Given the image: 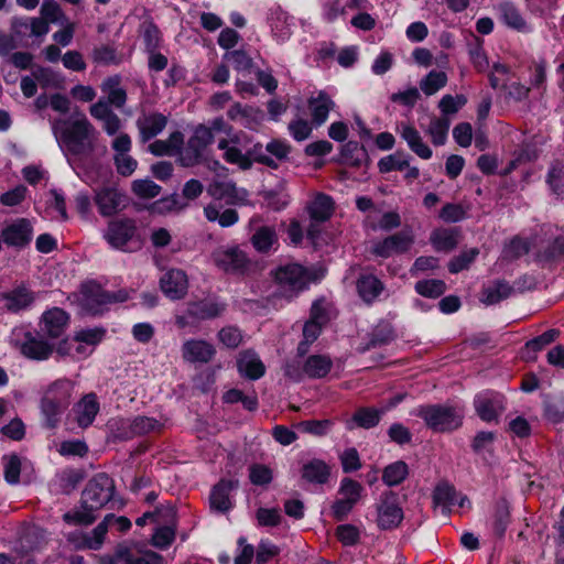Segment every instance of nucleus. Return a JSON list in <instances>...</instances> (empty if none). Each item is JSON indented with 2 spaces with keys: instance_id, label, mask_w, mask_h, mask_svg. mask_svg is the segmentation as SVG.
<instances>
[{
  "instance_id": "nucleus-59",
  "label": "nucleus",
  "mask_w": 564,
  "mask_h": 564,
  "mask_svg": "<svg viewBox=\"0 0 564 564\" xmlns=\"http://www.w3.org/2000/svg\"><path fill=\"white\" fill-rule=\"evenodd\" d=\"M260 195L267 207L273 212H281L290 204V196L282 191L264 189Z\"/></svg>"
},
{
  "instance_id": "nucleus-62",
  "label": "nucleus",
  "mask_w": 564,
  "mask_h": 564,
  "mask_svg": "<svg viewBox=\"0 0 564 564\" xmlns=\"http://www.w3.org/2000/svg\"><path fill=\"white\" fill-rule=\"evenodd\" d=\"M362 492L364 487L357 480L349 477H344L340 480L338 495H340L341 498L350 499L352 503L357 505L361 498Z\"/></svg>"
},
{
  "instance_id": "nucleus-61",
  "label": "nucleus",
  "mask_w": 564,
  "mask_h": 564,
  "mask_svg": "<svg viewBox=\"0 0 564 564\" xmlns=\"http://www.w3.org/2000/svg\"><path fill=\"white\" fill-rule=\"evenodd\" d=\"M249 480L254 486H268L273 480V470L259 463H253L249 466Z\"/></svg>"
},
{
  "instance_id": "nucleus-51",
  "label": "nucleus",
  "mask_w": 564,
  "mask_h": 564,
  "mask_svg": "<svg viewBox=\"0 0 564 564\" xmlns=\"http://www.w3.org/2000/svg\"><path fill=\"white\" fill-rule=\"evenodd\" d=\"M410 156L403 151H397L392 154L383 156L378 162V170L381 174H387L392 171H403L409 167Z\"/></svg>"
},
{
  "instance_id": "nucleus-7",
  "label": "nucleus",
  "mask_w": 564,
  "mask_h": 564,
  "mask_svg": "<svg viewBox=\"0 0 564 564\" xmlns=\"http://www.w3.org/2000/svg\"><path fill=\"white\" fill-rule=\"evenodd\" d=\"M14 347L26 359L44 361L52 357L55 345L39 330H25L22 338L14 340Z\"/></svg>"
},
{
  "instance_id": "nucleus-20",
  "label": "nucleus",
  "mask_w": 564,
  "mask_h": 564,
  "mask_svg": "<svg viewBox=\"0 0 564 564\" xmlns=\"http://www.w3.org/2000/svg\"><path fill=\"white\" fill-rule=\"evenodd\" d=\"M237 371L242 378L256 381L265 373V366L252 349H246L239 352L236 360Z\"/></svg>"
},
{
  "instance_id": "nucleus-49",
  "label": "nucleus",
  "mask_w": 564,
  "mask_h": 564,
  "mask_svg": "<svg viewBox=\"0 0 564 564\" xmlns=\"http://www.w3.org/2000/svg\"><path fill=\"white\" fill-rule=\"evenodd\" d=\"M446 290V283L440 279H423L414 284V291L426 299H438Z\"/></svg>"
},
{
  "instance_id": "nucleus-28",
  "label": "nucleus",
  "mask_w": 564,
  "mask_h": 564,
  "mask_svg": "<svg viewBox=\"0 0 564 564\" xmlns=\"http://www.w3.org/2000/svg\"><path fill=\"white\" fill-rule=\"evenodd\" d=\"M460 229L458 227L435 228L430 235V242L437 252L453 251L459 241Z\"/></svg>"
},
{
  "instance_id": "nucleus-63",
  "label": "nucleus",
  "mask_w": 564,
  "mask_h": 564,
  "mask_svg": "<svg viewBox=\"0 0 564 564\" xmlns=\"http://www.w3.org/2000/svg\"><path fill=\"white\" fill-rule=\"evenodd\" d=\"M387 435L390 442L399 445L400 447L410 445L413 441V434L410 429L399 422L392 423L389 426Z\"/></svg>"
},
{
  "instance_id": "nucleus-45",
  "label": "nucleus",
  "mask_w": 564,
  "mask_h": 564,
  "mask_svg": "<svg viewBox=\"0 0 564 564\" xmlns=\"http://www.w3.org/2000/svg\"><path fill=\"white\" fill-rule=\"evenodd\" d=\"M120 83L121 77L113 75L107 77L101 85V90L108 95L107 102L118 109L122 108L127 101V91L120 87Z\"/></svg>"
},
{
  "instance_id": "nucleus-22",
  "label": "nucleus",
  "mask_w": 564,
  "mask_h": 564,
  "mask_svg": "<svg viewBox=\"0 0 564 564\" xmlns=\"http://www.w3.org/2000/svg\"><path fill=\"white\" fill-rule=\"evenodd\" d=\"M99 410L100 404L97 395L94 392L85 394L73 405L77 425L82 429L89 427L94 423Z\"/></svg>"
},
{
  "instance_id": "nucleus-6",
  "label": "nucleus",
  "mask_w": 564,
  "mask_h": 564,
  "mask_svg": "<svg viewBox=\"0 0 564 564\" xmlns=\"http://www.w3.org/2000/svg\"><path fill=\"white\" fill-rule=\"evenodd\" d=\"M414 243V235L411 230H401L382 239L375 240L370 247V253L376 258L389 259L393 256L408 253Z\"/></svg>"
},
{
  "instance_id": "nucleus-53",
  "label": "nucleus",
  "mask_w": 564,
  "mask_h": 564,
  "mask_svg": "<svg viewBox=\"0 0 564 564\" xmlns=\"http://www.w3.org/2000/svg\"><path fill=\"white\" fill-rule=\"evenodd\" d=\"M478 256L479 249L476 247L463 250L459 254L454 256L449 260L447 264L449 273L457 274L464 270H467Z\"/></svg>"
},
{
  "instance_id": "nucleus-58",
  "label": "nucleus",
  "mask_w": 564,
  "mask_h": 564,
  "mask_svg": "<svg viewBox=\"0 0 564 564\" xmlns=\"http://www.w3.org/2000/svg\"><path fill=\"white\" fill-rule=\"evenodd\" d=\"M546 184L556 196L564 195V164L556 162L550 166Z\"/></svg>"
},
{
  "instance_id": "nucleus-17",
  "label": "nucleus",
  "mask_w": 564,
  "mask_h": 564,
  "mask_svg": "<svg viewBox=\"0 0 564 564\" xmlns=\"http://www.w3.org/2000/svg\"><path fill=\"white\" fill-rule=\"evenodd\" d=\"M333 161L339 165H349L354 169H359L364 164L369 166L371 162L365 144L355 140L345 141L339 149L338 158L333 159Z\"/></svg>"
},
{
  "instance_id": "nucleus-10",
  "label": "nucleus",
  "mask_w": 564,
  "mask_h": 564,
  "mask_svg": "<svg viewBox=\"0 0 564 564\" xmlns=\"http://www.w3.org/2000/svg\"><path fill=\"white\" fill-rule=\"evenodd\" d=\"M33 234L34 229L31 220L21 217L2 227L0 240L8 248L21 251L31 245Z\"/></svg>"
},
{
  "instance_id": "nucleus-12",
  "label": "nucleus",
  "mask_w": 564,
  "mask_h": 564,
  "mask_svg": "<svg viewBox=\"0 0 564 564\" xmlns=\"http://www.w3.org/2000/svg\"><path fill=\"white\" fill-rule=\"evenodd\" d=\"M137 231L135 220L124 217L110 220L104 237L113 249L128 251L127 246L134 238Z\"/></svg>"
},
{
  "instance_id": "nucleus-9",
  "label": "nucleus",
  "mask_w": 564,
  "mask_h": 564,
  "mask_svg": "<svg viewBox=\"0 0 564 564\" xmlns=\"http://www.w3.org/2000/svg\"><path fill=\"white\" fill-rule=\"evenodd\" d=\"M214 140L212 129L204 123H198L188 138L183 154H181V164L189 167L200 163L204 151L214 143Z\"/></svg>"
},
{
  "instance_id": "nucleus-23",
  "label": "nucleus",
  "mask_w": 564,
  "mask_h": 564,
  "mask_svg": "<svg viewBox=\"0 0 564 564\" xmlns=\"http://www.w3.org/2000/svg\"><path fill=\"white\" fill-rule=\"evenodd\" d=\"M4 301V307L10 313H20L28 310L35 301V293L25 285H18L9 292L1 295Z\"/></svg>"
},
{
  "instance_id": "nucleus-16",
  "label": "nucleus",
  "mask_w": 564,
  "mask_h": 564,
  "mask_svg": "<svg viewBox=\"0 0 564 564\" xmlns=\"http://www.w3.org/2000/svg\"><path fill=\"white\" fill-rule=\"evenodd\" d=\"M160 289L167 299L172 301L182 300L188 290L186 273L181 269L167 270L160 278Z\"/></svg>"
},
{
  "instance_id": "nucleus-24",
  "label": "nucleus",
  "mask_w": 564,
  "mask_h": 564,
  "mask_svg": "<svg viewBox=\"0 0 564 564\" xmlns=\"http://www.w3.org/2000/svg\"><path fill=\"white\" fill-rule=\"evenodd\" d=\"M307 106L312 123L315 127H321L327 121L329 112L335 108L336 104L325 90H319L316 96L308 98Z\"/></svg>"
},
{
  "instance_id": "nucleus-21",
  "label": "nucleus",
  "mask_w": 564,
  "mask_h": 564,
  "mask_svg": "<svg viewBox=\"0 0 564 564\" xmlns=\"http://www.w3.org/2000/svg\"><path fill=\"white\" fill-rule=\"evenodd\" d=\"M250 243L260 254H270L280 248L279 236L274 226L262 225L254 229Z\"/></svg>"
},
{
  "instance_id": "nucleus-60",
  "label": "nucleus",
  "mask_w": 564,
  "mask_h": 564,
  "mask_svg": "<svg viewBox=\"0 0 564 564\" xmlns=\"http://www.w3.org/2000/svg\"><path fill=\"white\" fill-rule=\"evenodd\" d=\"M497 440V434L492 431H479L475 434L470 442L471 451L480 455L484 452L492 453L494 444Z\"/></svg>"
},
{
  "instance_id": "nucleus-37",
  "label": "nucleus",
  "mask_w": 564,
  "mask_h": 564,
  "mask_svg": "<svg viewBox=\"0 0 564 564\" xmlns=\"http://www.w3.org/2000/svg\"><path fill=\"white\" fill-rule=\"evenodd\" d=\"M456 498V488L447 480H441L436 484L432 492V502L434 508L442 507V513L449 517Z\"/></svg>"
},
{
  "instance_id": "nucleus-15",
  "label": "nucleus",
  "mask_w": 564,
  "mask_h": 564,
  "mask_svg": "<svg viewBox=\"0 0 564 564\" xmlns=\"http://www.w3.org/2000/svg\"><path fill=\"white\" fill-rule=\"evenodd\" d=\"M239 488V480L237 478L227 479L221 478L216 482L209 494V507L218 513H227L234 509L235 503L230 498V494Z\"/></svg>"
},
{
  "instance_id": "nucleus-11",
  "label": "nucleus",
  "mask_w": 564,
  "mask_h": 564,
  "mask_svg": "<svg viewBox=\"0 0 564 564\" xmlns=\"http://www.w3.org/2000/svg\"><path fill=\"white\" fill-rule=\"evenodd\" d=\"M215 265L229 274L246 275L250 270V259L238 246L217 250L213 253Z\"/></svg>"
},
{
  "instance_id": "nucleus-14",
  "label": "nucleus",
  "mask_w": 564,
  "mask_h": 564,
  "mask_svg": "<svg viewBox=\"0 0 564 564\" xmlns=\"http://www.w3.org/2000/svg\"><path fill=\"white\" fill-rule=\"evenodd\" d=\"M126 199V194L115 187L95 189L94 200L102 217H111L123 210L127 206Z\"/></svg>"
},
{
  "instance_id": "nucleus-25",
  "label": "nucleus",
  "mask_w": 564,
  "mask_h": 564,
  "mask_svg": "<svg viewBox=\"0 0 564 564\" xmlns=\"http://www.w3.org/2000/svg\"><path fill=\"white\" fill-rule=\"evenodd\" d=\"M82 294L85 300V307L93 314L100 313L102 306L110 304L109 291L102 289V286L95 281L83 284Z\"/></svg>"
},
{
  "instance_id": "nucleus-26",
  "label": "nucleus",
  "mask_w": 564,
  "mask_h": 564,
  "mask_svg": "<svg viewBox=\"0 0 564 564\" xmlns=\"http://www.w3.org/2000/svg\"><path fill=\"white\" fill-rule=\"evenodd\" d=\"M395 338L393 326L386 321L378 323L368 334V340L359 347L360 352H366L375 348L387 346Z\"/></svg>"
},
{
  "instance_id": "nucleus-3",
  "label": "nucleus",
  "mask_w": 564,
  "mask_h": 564,
  "mask_svg": "<svg viewBox=\"0 0 564 564\" xmlns=\"http://www.w3.org/2000/svg\"><path fill=\"white\" fill-rule=\"evenodd\" d=\"M434 433H452L463 426L464 413L451 404H421L412 412Z\"/></svg>"
},
{
  "instance_id": "nucleus-18",
  "label": "nucleus",
  "mask_w": 564,
  "mask_h": 564,
  "mask_svg": "<svg viewBox=\"0 0 564 564\" xmlns=\"http://www.w3.org/2000/svg\"><path fill=\"white\" fill-rule=\"evenodd\" d=\"M227 306L218 296H210L188 303L187 314L199 321L214 319L223 315Z\"/></svg>"
},
{
  "instance_id": "nucleus-54",
  "label": "nucleus",
  "mask_w": 564,
  "mask_h": 564,
  "mask_svg": "<svg viewBox=\"0 0 564 564\" xmlns=\"http://www.w3.org/2000/svg\"><path fill=\"white\" fill-rule=\"evenodd\" d=\"M447 84V75L442 70H431L420 82V88L426 96L436 94Z\"/></svg>"
},
{
  "instance_id": "nucleus-33",
  "label": "nucleus",
  "mask_w": 564,
  "mask_h": 564,
  "mask_svg": "<svg viewBox=\"0 0 564 564\" xmlns=\"http://www.w3.org/2000/svg\"><path fill=\"white\" fill-rule=\"evenodd\" d=\"M301 474L310 484L325 485L330 477V467L323 459L313 458L302 466Z\"/></svg>"
},
{
  "instance_id": "nucleus-57",
  "label": "nucleus",
  "mask_w": 564,
  "mask_h": 564,
  "mask_svg": "<svg viewBox=\"0 0 564 564\" xmlns=\"http://www.w3.org/2000/svg\"><path fill=\"white\" fill-rule=\"evenodd\" d=\"M142 41L145 52L158 51L161 43V31L153 21H145L141 24Z\"/></svg>"
},
{
  "instance_id": "nucleus-31",
  "label": "nucleus",
  "mask_w": 564,
  "mask_h": 564,
  "mask_svg": "<svg viewBox=\"0 0 564 564\" xmlns=\"http://www.w3.org/2000/svg\"><path fill=\"white\" fill-rule=\"evenodd\" d=\"M383 414L380 409L375 406H360L351 415L350 420L347 421V430H354L356 427L370 430L376 427Z\"/></svg>"
},
{
  "instance_id": "nucleus-42",
  "label": "nucleus",
  "mask_w": 564,
  "mask_h": 564,
  "mask_svg": "<svg viewBox=\"0 0 564 564\" xmlns=\"http://www.w3.org/2000/svg\"><path fill=\"white\" fill-rule=\"evenodd\" d=\"M333 361L325 355H311L303 365L304 373L311 379L325 378L332 370Z\"/></svg>"
},
{
  "instance_id": "nucleus-47",
  "label": "nucleus",
  "mask_w": 564,
  "mask_h": 564,
  "mask_svg": "<svg viewBox=\"0 0 564 564\" xmlns=\"http://www.w3.org/2000/svg\"><path fill=\"white\" fill-rule=\"evenodd\" d=\"M531 241L517 235L513 236L502 248V259L516 261L531 251Z\"/></svg>"
},
{
  "instance_id": "nucleus-46",
  "label": "nucleus",
  "mask_w": 564,
  "mask_h": 564,
  "mask_svg": "<svg viewBox=\"0 0 564 564\" xmlns=\"http://www.w3.org/2000/svg\"><path fill=\"white\" fill-rule=\"evenodd\" d=\"M410 474L409 465L404 460H395L382 469L381 480L388 487L401 485Z\"/></svg>"
},
{
  "instance_id": "nucleus-27",
  "label": "nucleus",
  "mask_w": 564,
  "mask_h": 564,
  "mask_svg": "<svg viewBox=\"0 0 564 564\" xmlns=\"http://www.w3.org/2000/svg\"><path fill=\"white\" fill-rule=\"evenodd\" d=\"M141 140L150 141L160 134L167 124V117L161 112L154 111L143 118H139L135 122Z\"/></svg>"
},
{
  "instance_id": "nucleus-56",
  "label": "nucleus",
  "mask_w": 564,
  "mask_h": 564,
  "mask_svg": "<svg viewBox=\"0 0 564 564\" xmlns=\"http://www.w3.org/2000/svg\"><path fill=\"white\" fill-rule=\"evenodd\" d=\"M131 191L141 199H151L161 193L162 187L150 178H139L131 183Z\"/></svg>"
},
{
  "instance_id": "nucleus-40",
  "label": "nucleus",
  "mask_w": 564,
  "mask_h": 564,
  "mask_svg": "<svg viewBox=\"0 0 564 564\" xmlns=\"http://www.w3.org/2000/svg\"><path fill=\"white\" fill-rule=\"evenodd\" d=\"M542 416L553 425L564 423V397L545 395L542 401Z\"/></svg>"
},
{
  "instance_id": "nucleus-43",
  "label": "nucleus",
  "mask_w": 564,
  "mask_h": 564,
  "mask_svg": "<svg viewBox=\"0 0 564 564\" xmlns=\"http://www.w3.org/2000/svg\"><path fill=\"white\" fill-rule=\"evenodd\" d=\"M513 292V286L503 279L494 281L492 285L484 288L481 302L486 305H495L508 299Z\"/></svg>"
},
{
  "instance_id": "nucleus-35",
  "label": "nucleus",
  "mask_w": 564,
  "mask_h": 564,
  "mask_svg": "<svg viewBox=\"0 0 564 564\" xmlns=\"http://www.w3.org/2000/svg\"><path fill=\"white\" fill-rule=\"evenodd\" d=\"M72 392L73 387L68 380H56L48 387L42 399L66 411L70 405Z\"/></svg>"
},
{
  "instance_id": "nucleus-38",
  "label": "nucleus",
  "mask_w": 564,
  "mask_h": 564,
  "mask_svg": "<svg viewBox=\"0 0 564 564\" xmlns=\"http://www.w3.org/2000/svg\"><path fill=\"white\" fill-rule=\"evenodd\" d=\"M116 560L122 561L124 564H163L164 562V557L156 552L147 551L142 556H137L127 546H119L109 564H116Z\"/></svg>"
},
{
  "instance_id": "nucleus-13",
  "label": "nucleus",
  "mask_w": 564,
  "mask_h": 564,
  "mask_svg": "<svg viewBox=\"0 0 564 564\" xmlns=\"http://www.w3.org/2000/svg\"><path fill=\"white\" fill-rule=\"evenodd\" d=\"M70 316L61 307L54 306L44 311L40 317L39 328L47 339H59L68 324Z\"/></svg>"
},
{
  "instance_id": "nucleus-2",
  "label": "nucleus",
  "mask_w": 564,
  "mask_h": 564,
  "mask_svg": "<svg viewBox=\"0 0 564 564\" xmlns=\"http://www.w3.org/2000/svg\"><path fill=\"white\" fill-rule=\"evenodd\" d=\"M52 130L58 143L65 145L73 155L94 150L89 139L95 128L85 116L77 120L56 119L52 123Z\"/></svg>"
},
{
  "instance_id": "nucleus-32",
  "label": "nucleus",
  "mask_w": 564,
  "mask_h": 564,
  "mask_svg": "<svg viewBox=\"0 0 564 564\" xmlns=\"http://www.w3.org/2000/svg\"><path fill=\"white\" fill-rule=\"evenodd\" d=\"M560 334L558 329L550 328L541 335L528 340L521 349V358L525 361H535L536 354L543 350L547 345L555 341Z\"/></svg>"
},
{
  "instance_id": "nucleus-4",
  "label": "nucleus",
  "mask_w": 564,
  "mask_h": 564,
  "mask_svg": "<svg viewBox=\"0 0 564 564\" xmlns=\"http://www.w3.org/2000/svg\"><path fill=\"white\" fill-rule=\"evenodd\" d=\"M271 275L278 285V293L288 301L296 299L315 281L314 273L306 267L290 262L278 265Z\"/></svg>"
},
{
  "instance_id": "nucleus-48",
  "label": "nucleus",
  "mask_w": 564,
  "mask_h": 564,
  "mask_svg": "<svg viewBox=\"0 0 564 564\" xmlns=\"http://www.w3.org/2000/svg\"><path fill=\"white\" fill-rule=\"evenodd\" d=\"M41 424L46 430H55L58 427L65 410L41 399L40 402Z\"/></svg>"
},
{
  "instance_id": "nucleus-30",
  "label": "nucleus",
  "mask_w": 564,
  "mask_h": 564,
  "mask_svg": "<svg viewBox=\"0 0 564 564\" xmlns=\"http://www.w3.org/2000/svg\"><path fill=\"white\" fill-rule=\"evenodd\" d=\"M356 289L359 297L370 305L383 292L384 284L375 274H360L356 282Z\"/></svg>"
},
{
  "instance_id": "nucleus-1",
  "label": "nucleus",
  "mask_w": 564,
  "mask_h": 564,
  "mask_svg": "<svg viewBox=\"0 0 564 564\" xmlns=\"http://www.w3.org/2000/svg\"><path fill=\"white\" fill-rule=\"evenodd\" d=\"M117 502V488L107 473L95 474L85 485L79 506L65 512L63 521L68 525L88 527L96 522L99 511L113 509Z\"/></svg>"
},
{
  "instance_id": "nucleus-19",
  "label": "nucleus",
  "mask_w": 564,
  "mask_h": 564,
  "mask_svg": "<svg viewBox=\"0 0 564 564\" xmlns=\"http://www.w3.org/2000/svg\"><path fill=\"white\" fill-rule=\"evenodd\" d=\"M215 355V346L204 339L191 338L182 345V357L191 364H208Z\"/></svg>"
},
{
  "instance_id": "nucleus-39",
  "label": "nucleus",
  "mask_w": 564,
  "mask_h": 564,
  "mask_svg": "<svg viewBox=\"0 0 564 564\" xmlns=\"http://www.w3.org/2000/svg\"><path fill=\"white\" fill-rule=\"evenodd\" d=\"M401 138L406 142L409 149L423 160H430L433 155L432 149L423 141L417 129L411 124H404Z\"/></svg>"
},
{
  "instance_id": "nucleus-8",
  "label": "nucleus",
  "mask_w": 564,
  "mask_h": 564,
  "mask_svg": "<svg viewBox=\"0 0 564 564\" xmlns=\"http://www.w3.org/2000/svg\"><path fill=\"white\" fill-rule=\"evenodd\" d=\"M477 416L485 423H498L506 411V397L495 390H482L473 400Z\"/></svg>"
},
{
  "instance_id": "nucleus-41",
  "label": "nucleus",
  "mask_w": 564,
  "mask_h": 564,
  "mask_svg": "<svg viewBox=\"0 0 564 564\" xmlns=\"http://www.w3.org/2000/svg\"><path fill=\"white\" fill-rule=\"evenodd\" d=\"M511 522V512L509 502L500 499L495 503L492 513V532L498 539H503L506 531Z\"/></svg>"
},
{
  "instance_id": "nucleus-5",
  "label": "nucleus",
  "mask_w": 564,
  "mask_h": 564,
  "mask_svg": "<svg viewBox=\"0 0 564 564\" xmlns=\"http://www.w3.org/2000/svg\"><path fill=\"white\" fill-rule=\"evenodd\" d=\"M377 527L383 531L399 528L404 519L401 497L394 490L381 492L376 503Z\"/></svg>"
},
{
  "instance_id": "nucleus-52",
  "label": "nucleus",
  "mask_w": 564,
  "mask_h": 564,
  "mask_svg": "<svg viewBox=\"0 0 564 564\" xmlns=\"http://www.w3.org/2000/svg\"><path fill=\"white\" fill-rule=\"evenodd\" d=\"M451 118H433L427 129L431 141L435 147L444 145L448 138Z\"/></svg>"
},
{
  "instance_id": "nucleus-55",
  "label": "nucleus",
  "mask_w": 564,
  "mask_h": 564,
  "mask_svg": "<svg viewBox=\"0 0 564 564\" xmlns=\"http://www.w3.org/2000/svg\"><path fill=\"white\" fill-rule=\"evenodd\" d=\"M467 104V98L463 94L444 95L438 101V109L441 111V118H449L457 113Z\"/></svg>"
},
{
  "instance_id": "nucleus-44",
  "label": "nucleus",
  "mask_w": 564,
  "mask_h": 564,
  "mask_svg": "<svg viewBox=\"0 0 564 564\" xmlns=\"http://www.w3.org/2000/svg\"><path fill=\"white\" fill-rule=\"evenodd\" d=\"M32 76L40 84V86L44 89L46 88H55V89H64L66 78L61 72H56L51 67L36 66Z\"/></svg>"
},
{
  "instance_id": "nucleus-64",
  "label": "nucleus",
  "mask_w": 564,
  "mask_h": 564,
  "mask_svg": "<svg viewBox=\"0 0 564 564\" xmlns=\"http://www.w3.org/2000/svg\"><path fill=\"white\" fill-rule=\"evenodd\" d=\"M564 256V236L555 237L540 253L539 259L544 262H553Z\"/></svg>"
},
{
  "instance_id": "nucleus-34",
  "label": "nucleus",
  "mask_w": 564,
  "mask_h": 564,
  "mask_svg": "<svg viewBox=\"0 0 564 564\" xmlns=\"http://www.w3.org/2000/svg\"><path fill=\"white\" fill-rule=\"evenodd\" d=\"M497 10L499 12L501 21L510 29L518 32H528L529 28L524 18L522 17L520 9L510 0L501 1Z\"/></svg>"
},
{
  "instance_id": "nucleus-36",
  "label": "nucleus",
  "mask_w": 564,
  "mask_h": 564,
  "mask_svg": "<svg viewBox=\"0 0 564 564\" xmlns=\"http://www.w3.org/2000/svg\"><path fill=\"white\" fill-rule=\"evenodd\" d=\"M161 426L162 424L154 417L137 415L130 421L128 430L122 431L119 437L128 441L135 436L147 435L155 430H160Z\"/></svg>"
},
{
  "instance_id": "nucleus-29",
  "label": "nucleus",
  "mask_w": 564,
  "mask_h": 564,
  "mask_svg": "<svg viewBox=\"0 0 564 564\" xmlns=\"http://www.w3.org/2000/svg\"><path fill=\"white\" fill-rule=\"evenodd\" d=\"M334 209L335 202L333 197L325 193H317L306 207L311 220L316 223L327 221L332 217Z\"/></svg>"
},
{
  "instance_id": "nucleus-50",
  "label": "nucleus",
  "mask_w": 564,
  "mask_h": 564,
  "mask_svg": "<svg viewBox=\"0 0 564 564\" xmlns=\"http://www.w3.org/2000/svg\"><path fill=\"white\" fill-rule=\"evenodd\" d=\"M204 214L207 220L217 221L223 228L231 227L239 220L238 212L234 208H227L220 213L216 206L207 205Z\"/></svg>"
}]
</instances>
